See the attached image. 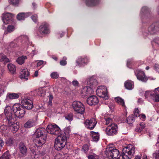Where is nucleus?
I'll use <instances>...</instances> for the list:
<instances>
[{"label": "nucleus", "instance_id": "10", "mask_svg": "<svg viewBox=\"0 0 159 159\" xmlns=\"http://www.w3.org/2000/svg\"><path fill=\"white\" fill-rule=\"evenodd\" d=\"M96 94L98 96L102 97L105 100L108 98L107 87L104 86H99L96 91Z\"/></svg>", "mask_w": 159, "mask_h": 159}, {"label": "nucleus", "instance_id": "43", "mask_svg": "<svg viewBox=\"0 0 159 159\" xmlns=\"http://www.w3.org/2000/svg\"><path fill=\"white\" fill-rule=\"evenodd\" d=\"M50 76L52 78L56 79L58 77L59 75L57 72H54L51 74Z\"/></svg>", "mask_w": 159, "mask_h": 159}, {"label": "nucleus", "instance_id": "26", "mask_svg": "<svg viewBox=\"0 0 159 159\" xmlns=\"http://www.w3.org/2000/svg\"><path fill=\"white\" fill-rule=\"evenodd\" d=\"M99 1V0H86L85 3L88 6H93L97 5Z\"/></svg>", "mask_w": 159, "mask_h": 159}, {"label": "nucleus", "instance_id": "30", "mask_svg": "<svg viewBox=\"0 0 159 159\" xmlns=\"http://www.w3.org/2000/svg\"><path fill=\"white\" fill-rule=\"evenodd\" d=\"M7 68L10 72L13 74L15 73L16 71V67L11 63H9L7 65Z\"/></svg>", "mask_w": 159, "mask_h": 159}, {"label": "nucleus", "instance_id": "22", "mask_svg": "<svg viewBox=\"0 0 159 159\" xmlns=\"http://www.w3.org/2000/svg\"><path fill=\"white\" fill-rule=\"evenodd\" d=\"M8 124L10 127V129L11 132L13 133H15L17 131L19 127L17 123H14L13 121Z\"/></svg>", "mask_w": 159, "mask_h": 159}, {"label": "nucleus", "instance_id": "13", "mask_svg": "<svg viewBox=\"0 0 159 159\" xmlns=\"http://www.w3.org/2000/svg\"><path fill=\"white\" fill-rule=\"evenodd\" d=\"M4 113L7 119L6 122L7 123H8L14 121L13 112L10 106H7L5 107Z\"/></svg>", "mask_w": 159, "mask_h": 159}, {"label": "nucleus", "instance_id": "49", "mask_svg": "<svg viewBox=\"0 0 159 159\" xmlns=\"http://www.w3.org/2000/svg\"><path fill=\"white\" fill-rule=\"evenodd\" d=\"M46 64V62H44L42 60H39L38 61L37 63V66L39 67L42 66L43 67L45 64Z\"/></svg>", "mask_w": 159, "mask_h": 159}, {"label": "nucleus", "instance_id": "46", "mask_svg": "<svg viewBox=\"0 0 159 159\" xmlns=\"http://www.w3.org/2000/svg\"><path fill=\"white\" fill-rule=\"evenodd\" d=\"M49 100L48 102V105L49 106H52V101L53 98V96L51 93H50L48 96Z\"/></svg>", "mask_w": 159, "mask_h": 159}, {"label": "nucleus", "instance_id": "14", "mask_svg": "<svg viewBox=\"0 0 159 159\" xmlns=\"http://www.w3.org/2000/svg\"><path fill=\"white\" fill-rule=\"evenodd\" d=\"M38 31L42 35L50 33L49 26L46 23H43L40 26Z\"/></svg>", "mask_w": 159, "mask_h": 159}, {"label": "nucleus", "instance_id": "19", "mask_svg": "<svg viewBox=\"0 0 159 159\" xmlns=\"http://www.w3.org/2000/svg\"><path fill=\"white\" fill-rule=\"evenodd\" d=\"M87 102L88 104L93 106L97 104L98 102V100L96 96L92 95L88 98Z\"/></svg>", "mask_w": 159, "mask_h": 159}, {"label": "nucleus", "instance_id": "15", "mask_svg": "<svg viewBox=\"0 0 159 159\" xmlns=\"http://www.w3.org/2000/svg\"><path fill=\"white\" fill-rule=\"evenodd\" d=\"M97 121L95 118H92L90 120H87L84 122L86 128L90 129H93L95 126Z\"/></svg>", "mask_w": 159, "mask_h": 159}, {"label": "nucleus", "instance_id": "2", "mask_svg": "<svg viewBox=\"0 0 159 159\" xmlns=\"http://www.w3.org/2000/svg\"><path fill=\"white\" fill-rule=\"evenodd\" d=\"M45 129L43 128H39L36 130L34 136L35 139L34 142L38 147L42 146L45 142L47 139Z\"/></svg>", "mask_w": 159, "mask_h": 159}, {"label": "nucleus", "instance_id": "33", "mask_svg": "<svg viewBox=\"0 0 159 159\" xmlns=\"http://www.w3.org/2000/svg\"><path fill=\"white\" fill-rule=\"evenodd\" d=\"M0 61L6 63L9 62L10 61L6 55L2 53H1L0 54Z\"/></svg>", "mask_w": 159, "mask_h": 159}, {"label": "nucleus", "instance_id": "29", "mask_svg": "<svg viewBox=\"0 0 159 159\" xmlns=\"http://www.w3.org/2000/svg\"><path fill=\"white\" fill-rule=\"evenodd\" d=\"M91 134L93 141L95 142H97L99 138V135L98 133L92 131L91 132Z\"/></svg>", "mask_w": 159, "mask_h": 159}, {"label": "nucleus", "instance_id": "9", "mask_svg": "<svg viewBox=\"0 0 159 159\" xmlns=\"http://www.w3.org/2000/svg\"><path fill=\"white\" fill-rule=\"evenodd\" d=\"M72 107L74 111L77 113L83 114L85 111V107L83 104L80 101H75L72 103Z\"/></svg>", "mask_w": 159, "mask_h": 159}, {"label": "nucleus", "instance_id": "62", "mask_svg": "<svg viewBox=\"0 0 159 159\" xmlns=\"http://www.w3.org/2000/svg\"><path fill=\"white\" fill-rule=\"evenodd\" d=\"M17 45L16 44H15V43L12 42L11 43V46L13 47H15L17 46Z\"/></svg>", "mask_w": 159, "mask_h": 159}, {"label": "nucleus", "instance_id": "59", "mask_svg": "<svg viewBox=\"0 0 159 159\" xmlns=\"http://www.w3.org/2000/svg\"><path fill=\"white\" fill-rule=\"evenodd\" d=\"M140 119H141L142 121H144L146 119V116L144 114H142L141 115H140Z\"/></svg>", "mask_w": 159, "mask_h": 159}, {"label": "nucleus", "instance_id": "8", "mask_svg": "<svg viewBox=\"0 0 159 159\" xmlns=\"http://www.w3.org/2000/svg\"><path fill=\"white\" fill-rule=\"evenodd\" d=\"M18 43L21 42L22 47L25 48H27L31 43L29 40L28 37L25 35H21L18 37L15 40Z\"/></svg>", "mask_w": 159, "mask_h": 159}, {"label": "nucleus", "instance_id": "27", "mask_svg": "<svg viewBox=\"0 0 159 159\" xmlns=\"http://www.w3.org/2000/svg\"><path fill=\"white\" fill-rule=\"evenodd\" d=\"M55 159H70V157L67 154L60 153L56 155Z\"/></svg>", "mask_w": 159, "mask_h": 159}, {"label": "nucleus", "instance_id": "54", "mask_svg": "<svg viewBox=\"0 0 159 159\" xmlns=\"http://www.w3.org/2000/svg\"><path fill=\"white\" fill-rule=\"evenodd\" d=\"M4 143L3 140L2 139H0V151L4 145Z\"/></svg>", "mask_w": 159, "mask_h": 159}, {"label": "nucleus", "instance_id": "1", "mask_svg": "<svg viewBox=\"0 0 159 159\" xmlns=\"http://www.w3.org/2000/svg\"><path fill=\"white\" fill-rule=\"evenodd\" d=\"M33 107L32 100L26 97H22L21 99V104L16 103L13 106V110L15 115L19 118H22L25 115V111L24 108L30 110Z\"/></svg>", "mask_w": 159, "mask_h": 159}, {"label": "nucleus", "instance_id": "39", "mask_svg": "<svg viewBox=\"0 0 159 159\" xmlns=\"http://www.w3.org/2000/svg\"><path fill=\"white\" fill-rule=\"evenodd\" d=\"M135 121V119L133 115H131L129 116L126 119V121L129 124L132 123Z\"/></svg>", "mask_w": 159, "mask_h": 159}, {"label": "nucleus", "instance_id": "16", "mask_svg": "<svg viewBox=\"0 0 159 159\" xmlns=\"http://www.w3.org/2000/svg\"><path fill=\"white\" fill-rule=\"evenodd\" d=\"M93 89L87 85L84 87L81 91V95L83 97L89 96L93 93Z\"/></svg>", "mask_w": 159, "mask_h": 159}, {"label": "nucleus", "instance_id": "18", "mask_svg": "<svg viewBox=\"0 0 159 159\" xmlns=\"http://www.w3.org/2000/svg\"><path fill=\"white\" fill-rule=\"evenodd\" d=\"M30 73L27 68H23L21 69L20 78L25 81H27L30 76Z\"/></svg>", "mask_w": 159, "mask_h": 159}, {"label": "nucleus", "instance_id": "23", "mask_svg": "<svg viewBox=\"0 0 159 159\" xmlns=\"http://www.w3.org/2000/svg\"><path fill=\"white\" fill-rule=\"evenodd\" d=\"M157 31L155 29L154 25H152L150 26L148 29L147 31L144 33L143 35L145 36H148L150 34H153L156 32Z\"/></svg>", "mask_w": 159, "mask_h": 159}, {"label": "nucleus", "instance_id": "52", "mask_svg": "<svg viewBox=\"0 0 159 159\" xmlns=\"http://www.w3.org/2000/svg\"><path fill=\"white\" fill-rule=\"evenodd\" d=\"M63 59H64V60L61 61L60 62V64L62 66H65L67 64V62L66 61V57H64Z\"/></svg>", "mask_w": 159, "mask_h": 159}, {"label": "nucleus", "instance_id": "58", "mask_svg": "<svg viewBox=\"0 0 159 159\" xmlns=\"http://www.w3.org/2000/svg\"><path fill=\"white\" fill-rule=\"evenodd\" d=\"M154 42L158 46H159V37L156 38L154 39Z\"/></svg>", "mask_w": 159, "mask_h": 159}, {"label": "nucleus", "instance_id": "7", "mask_svg": "<svg viewBox=\"0 0 159 159\" xmlns=\"http://www.w3.org/2000/svg\"><path fill=\"white\" fill-rule=\"evenodd\" d=\"M46 129L48 133L53 135H58L61 132V129L59 127L55 124H49Z\"/></svg>", "mask_w": 159, "mask_h": 159}, {"label": "nucleus", "instance_id": "44", "mask_svg": "<svg viewBox=\"0 0 159 159\" xmlns=\"http://www.w3.org/2000/svg\"><path fill=\"white\" fill-rule=\"evenodd\" d=\"M89 149V147L88 145L86 144L83 146L82 150L84 153H87Z\"/></svg>", "mask_w": 159, "mask_h": 159}, {"label": "nucleus", "instance_id": "50", "mask_svg": "<svg viewBox=\"0 0 159 159\" xmlns=\"http://www.w3.org/2000/svg\"><path fill=\"white\" fill-rule=\"evenodd\" d=\"M15 30V27L13 25H10L8 26L7 28V30L9 32H11Z\"/></svg>", "mask_w": 159, "mask_h": 159}, {"label": "nucleus", "instance_id": "34", "mask_svg": "<svg viewBox=\"0 0 159 159\" xmlns=\"http://www.w3.org/2000/svg\"><path fill=\"white\" fill-rule=\"evenodd\" d=\"M37 94L41 97H44L46 94L45 89L43 88H41L36 91Z\"/></svg>", "mask_w": 159, "mask_h": 159}, {"label": "nucleus", "instance_id": "36", "mask_svg": "<svg viewBox=\"0 0 159 159\" xmlns=\"http://www.w3.org/2000/svg\"><path fill=\"white\" fill-rule=\"evenodd\" d=\"M19 149L20 152L22 154H25L27 152V148L25 145L22 143L20 144Z\"/></svg>", "mask_w": 159, "mask_h": 159}, {"label": "nucleus", "instance_id": "38", "mask_svg": "<svg viewBox=\"0 0 159 159\" xmlns=\"http://www.w3.org/2000/svg\"><path fill=\"white\" fill-rule=\"evenodd\" d=\"M9 3L14 6H17L20 2V0H9Z\"/></svg>", "mask_w": 159, "mask_h": 159}, {"label": "nucleus", "instance_id": "28", "mask_svg": "<svg viewBox=\"0 0 159 159\" xmlns=\"http://www.w3.org/2000/svg\"><path fill=\"white\" fill-rule=\"evenodd\" d=\"M125 86L126 89L128 90H131L134 88V83L131 80H128L125 82Z\"/></svg>", "mask_w": 159, "mask_h": 159}, {"label": "nucleus", "instance_id": "11", "mask_svg": "<svg viewBox=\"0 0 159 159\" xmlns=\"http://www.w3.org/2000/svg\"><path fill=\"white\" fill-rule=\"evenodd\" d=\"M137 79L143 82H146L148 79L150 80H155V78L152 77L147 78L144 72L140 70H138L135 71Z\"/></svg>", "mask_w": 159, "mask_h": 159}, {"label": "nucleus", "instance_id": "61", "mask_svg": "<svg viewBox=\"0 0 159 159\" xmlns=\"http://www.w3.org/2000/svg\"><path fill=\"white\" fill-rule=\"evenodd\" d=\"M39 72L38 70L35 71L33 77H37L38 76Z\"/></svg>", "mask_w": 159, "mask_h": 159}, {"label": "nucleus", "instance_id": "42", "mask_svg": "<svg viewBox=\"0 0 159 159\" xmlns=\"http://www.w3.org/2000/svg\"><path fill=\"white\" fill-rule=\"evenodd\" d=\"M73 116L71 114H69L65 116L66 119L69 121H71L73 119Z\"/></svg>", "mask_w": 159, "mask_h": 159}, {"label": "nucleus", "instance_id": "25", "mask_svg": "<svg viewBox=\"0 0 159 159\" xmlns=\"http://www.w3.org/2000/svg\"><path fill=\"white\" fill-rule=\"evenodd\" d=\"M20 93H7V99L11 100L17 99L19 98Z\"/></svg>", "mask_w": 159, "mask_h": 159}, {"label": "nucleus", "instance_id": "31", "mask_svg": "<svg viewBox=\"0 0 159 159\" xmlns=\"http://www.w3.org/2000/svg\"><path fill=\"white\" fill-rule=\"evenodd\" d=\"M27 59V57L26 56H22L19 57L17 59L16 62L20 65H22L25 62V60Z\"/></svg>", "mask_w": 159, "mask_h": 159}, {"label": "nucleus", "instance_id": "4", "mask_svg": "<svg viewBox=\"0 0 159 159\" xmlns=\"http://www.w3.org/2000/svg\"><path fill=\"white\" fill-rule=\"evenodd\" d=\"M135 148L132 145L129 144L122 149L121 157L123 159H131L134 156Z\"/></svg>", "mask_w": 159, "mask_h": 159}, {"label": "nucleus", "instance_id": "6", "mask_svg": "<svg viewBox=\"0 0 159 159\" xmlns=\"http://www.w3.org/2000/svg\"><path fill=\"white\" fill-rule=\"evenodd\" d=\"M145 97V98H150L155 102H159V87L155 89L154 91H146Z\"/></svg>", "mask_w": 159, "mask_h": 159}, {"label": "nucleus", "instance_id": "51", "mask_svg": "<svg viewBox=\"0 0 159 159\" xmlns=\"http://www.w3.org/2000/svg\"><path fill=\"white\" fill-rule=\"evenodd\" d=\"M6 143L9 146H11L13 143V139L11 138L8 139L7 140Z\"/></svg>", "mask_w": 159, "mask_h": 159}, {"label": "nucleus", "instance_id": "45", "mask_svg": "<svg viewBox=\"0 0 159 159\" xmlns=\"http://www.w3.org/2000/svg\"><path fill=\"white\" fill-rule=\"evenodd\" d=\"M105 124L106 125H111L112 124H114V123L112 122V119L110 118H107L105 119Z\"/></svg>", "mask_w": 159, "mask_h": 159}, {"label": "nucleus", "instance_id": "32", "mask_svg": "<svg viewBox=\"0 0 159 159\" xmlns=\"http://www.w3.org/2000/svg\"><path fill=\"white\" fill-rule=\"evenodd\" d=\"M144 123L142 122L137 126L135 129V130L136 132L140 133L141 131H142L143 129L144 128Z\"/></svg>", "mask_w": 159, "mask_h": 159}, {"label": "nucleus", "instance_id": "53", "mask_svg": "<svg viewBox=\"0 0 159 159\" xmlns=\"http://www.w3.org/2000/svg\"><path fill=\"white\" fill-rule=\"evenodd\" d=\"M31 19L32 20L35 22H36L38 20L37 15L35 14L31 16Z\"/></svg>", "mask_w": 159, "mask_h": 159}, {"label": "nucleus", "instance_id": "21", "mask_svg": "<svg viewBox=\"0 0 159 159\" xmlns=\"http://www.w3.org/2000/svg\"><path fill=\"white\" fill-rule=\"evenodd\" d=\"M89 62L88 58L86 57H79L76 60V66H80Z\"/></svg>", "mask_w": 159, "mask_h": 159}, {"label": "nucleus", "instance_id": "60", "mask_svg": "<svg viewBox=\"0 0 159 159\" xmlns=\"http://www.w3.org/2000/svg\"><path fill=\"white\" fill-rule=\"evenodd\" d=\"M147 10H148V8L146 7H143L142 8V11L143 12H146Z\"/></svg>", "mask_w": 159, "mask_h": 159}, {"label": "nucleus", "instance_id": "17", "mask_svg": "<svg viewBox=\"0 0 159 159\" xmlns=\"http://www.w3.org/2000/svg\"><path fill=\"white\" fill-rule=\"evenodd\" d=\"M14 16L11 13H3L2 16V20L3 23L7 24L12 20Z\"/></svg>", "mask_w": 159, "mask_h": 159}, {"label": "nucleus", "instance_id": "24", "mask_svg": "<svg viewBox=\"0 0 159 159\" xmlns=\"http://www.w3.org/2000/svg\"><path fill=\"white\" fill-rule=\"evenodd\" d=\"M31 15L30 12L26 13H20L18 14L17 16V19L19 20H24L25 19Z\"/></svg>", "mask_w": 159, "mask_h": 159}, {"label": "nucleus", "instance_id": "57", "mask_svg": "<svg viewBox=\"0 0 159 159\" xmlns=\"http://www.w3.org/2000/svg\"><path fill=\"white\" fill-rule=\"evenodd\" d=\"M154 67L155 70L159 73V65L157 64H155L154 66Z\"/></svg>", "mask_w": 159, "mask_h": 159}, {"label": "nucleus", "instance_id": "37", "mask_svg": "<svg viewBox=\"0 0 159 159\" xmlns=\"http://www.w3.org/2000/svg\"><path fill=\"white\" fill-rule=\"evenodd\" d=\"M115 100L117 102L121 105L122 106H125L124 101L121 98L119 97H116L115 98Z\"/></svg>", "mask_w": 159, "mask_h": 159}, {"label": "nucleus", "instance_id": "5", "mask_svg": "<svg viewBox=\"0 0 159 159\" xmlns=\"http://www.w3.org/2000/svg\"><path fill=\"white\" fill-rule=\"evenodd\" d=\"M107 157L112 159H120L121 155H119V151L113 148L107 147L105 151Z\"/></svg>", "mask_w": 159, "mask_h": 159}, {"label": "nucleus", "instance_id": "55", "mask_svg": "<svg viewBox=\"0 0 159 159\" xmlns=\"http://www.w3.org/2000/svg\"><path fill=\"white\" fill-rule=\"evenodd\" d=\"M37 53L38 51L36 49L32 50L31 53H30V55L31 57H33L35 55L37 54Z\"/></svg>", "mask_w": 159, "mask_h": 159}, {"label": "nucleus", "instance_id": "35", "mask_svg": "<svg viewBox=\"0 0 159 159\" xmlns=\"http://www.w3.org/2000/svg\"><path fill=\"white\" fill-rule=\"evenodd\" d=\"M35 125V123L33 120H30L24 124V126L26 128H29Z\"/></svg>", "mask_w": 159, "mask_h": 159}, {"label": "nucleus", "instance_id": "48", "mask_svg": "<svg viewBox=\"0 0 159 159\" xmlns=\"http://www.w3.org/2000/svg\"><path fill=\"white\" fill-rule=\"evenodd\" d=\"M153 157L154 159H159V151H156L153 153Z\"/></svg>", "mask_w": 159, "mask_h": 159}, {"label": "nucleus", "instance_id": "12", "mask_svg": "<svg viewBox=\"0 0 159 159\" xmlns=\"http://www.w3.org/2000/svg\"><path fill=\"white\" fill-rule=\"evenodd\" d=\"M118 127L115 124L109 125L107 127L105 130L106 134L109 136H112L117 133Z\"/></svg>", "mask_w": 159, "mask_h": 159}, {"label": "nucleus", "instance_id": "41", "mask_svg": "<svg viewBox=\"0 0 159 159\" xmlns=\"http://www.w3.org/2000/svg\"><path fill=\"white\" fill-rule=\"evenodd\" d=\"M10 154L8 152H5L0 157V159H9Z\"/></svg>", "mask_w": 159, "mask_h": 159}, {"label": "nucleus", "instance_id": "56", "mask_svg": "<svg viewBox=\"0 0 159 159\" xmlns=\"http://www.w3.org/2000/svg\"><path fill=\"white\" fill-rule=\"evenodd\" d=\"M72 83L73 85L75 86H79V83L77 80H73Z\"/></svg>", "mask_w": 159, "mask_h": 159}, {"label": "nucleus", "instance_id": "20", "mask_svg": "<svg viewBox=\"0 0 159 159\" xmlns=\"http://www.w3.org/2000/svg\"><path fill=\"white\" fill-rule=\"evenodd\" d=\"M98 84V82L94 76L90 77L87 80V85L92 89L97 86Z\"/></svg>", "mask_w": 159, "mask_h": 159}, {"label": "nucleus", "instance_id": "64", "mask_svg": "<svg viewBox=\"0 0 159 159\" xmlns=\"http://www.w3.org/2000/svg\"><path fill=\"white\" fill-rule=\"evenodd\" d=\"M131 60H128V61L127 62V66L128 67H129V64H130V63L131 62Z\"/></svg>", "mask_w": 159, "mask_h": 159}, {"label": "nucleus", "instance_id": "63", "mask_svg": "<svg viewBox=\"0 0 159 159\" xmlns=\"http://www.w3.org/2000/svg\"><path fill=\"white\" fill-rule=\"evenodd\" d=\"M143 102V100L141 98H139L138 100V102L142 104Z\"/></svg>", "mask_w": 159, "mask_h": 159}, {"label": "nucleus", "instance_id": "40", "mask_svg": "<svg viewBox=\"0 0 159 159\" xmlns=\"http://www.w3.org/2000/svg\"><path fill=\"white\" fill-rule=\"evenodd\" d=\"M87 157L88 159H96L97 158L98 156L94 153L90 152Z\"/></svg>", "mask_w": 159, "mask_h": 159}, {"label": "nucleus", "instance_id": "47", "mask_svg": "<svg viewBox=\"0 0 159 159\" xmlns=\"http://www.w3.org/2000/svg\"><path fill=\"white\" fill-rule=\"evenodd\" d=\"M134 114L135 116L137 117L140 116L139 111L138 108H135L134 111Z\"/></svg>", "mask_w": 159, "mask_h": 159}, {"label": "nucleus", "instance_id": "3", "mask_svg": "<svg viewBox=\"0 0 159 159\" xmlns=\"http://www.w3.org/2000/svg\"><path fill=\"white\" fill-rule=\"evenodd\" d=\"M57 138L55 139L54 147L56 149L60 150L63 148L65 145L67 139L69 137V134L64 132L57 135Z\"/></svg>", "mask_w": 159, "mask_h": 159}]
</instances>
